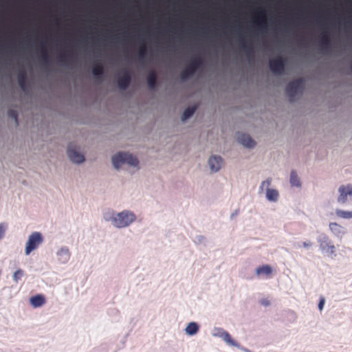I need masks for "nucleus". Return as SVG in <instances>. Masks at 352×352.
I'll return each mask as SVG.
<instances>
[{"label":"nucleus","mask_w":352,"mask_h":352,"mask_svg":"<svg viewBox=\"0 0 352 352\" xmlns=\"http://www.w3.org/2000/svg\"><path fill=\"white\" fill-rule=\"evenodd\" d=\"M112 163L113 166L118 169L125 163L132 166H138L139 162L136 157L129 153H119L112 157Z\"/></svg>","instance_id":"1"},{"label":"nucleus","mask_w":352,"mask_h":352,"mask_svg":"<svg viewBox=\"0 0 352 352\" xmlns=\"http://www.w3.org/2000/svg\"><path fill=\"white\" fill-rule=\"evenodd\" d=\"M135 220V215L129 211L121 212L113 217V222L117 228L128 226Z\"/></svg>","instance_id":"2"},{"label":"nucleus","mask_w":352,"mask_h":352,"mask_svg":"<svg viewBox=\"0 0 352 352\" xmlns=\"http://www.w3.org/2000/svg\"><path fill=\"white\" fill-rule=\"evenodd\" d=\"M304 84L302 78L296 79L287 84L285 91L291 102H293L296 96L302 91Z\"/></svg>","instance_id":"3"},{"label":"nucleus","mask_w":352,"mask_h":352,"mask_svg":"<svg viewBox=\"0 0 352 352\" xmlns=\"http://www.w3.org/2000/svg\"><path fill=\"white\" fill-rule=\"evenodd\" d=\"M202 63L203 61L200 58L194 59L190 63V64L181 73V79L182 80H186L188 79L192 75L195 74L197 69L201 67Z\"/></svg>","instance_id":"4"},{"label":"nucleus","mask_w":352,"mask_h":352,"mask_svg":"<svg viewBox=\"0 0 352 352\" xmlns=\"http://www.w3.org/2000/svg\"><path fill=\"white\" fill-rule=\"evenodd\" d=\"M43 242V236L41 233L34 232L28 239L25 247V254L27 255L35 250Z\"/></svg>","instance_id":"5"},{"label":"nucleus","mask_w":352,"mask_h":352,"mask_svg":"<svg viewBox=\"0 0 352 352\" xmlns=\"http://www.w3.org/2000/svg\"><path fill=\"white\" fill-rule=\"evenodd\" d=\"M215 338H221L228 345H236V341L233 340L230 334L221 327H214L211 333Z\"/></svg>","instance_id":"6"},{"label":"nucleus","mask_w":352,"mask_h":352,"mask_svg":"<svg viewBox=\"0 0 352 352\" xmlns=\"http://www.w3.org/2000/svg\"><path fill=\"white\" fill-rule=\"evenodd\" d=\"M285 59L282 56H278L274 59H271L269 65L271 71L274 74L280 75L285 72Z\"/></svg>","instance_id":"7"},{"label":"nucleus","mask_w":352,"mask_h":352,"mask_svg":"<svg viewBox=\"0 0 352 352\" xmlns=\"http://www.w3.org/2000/svg\"><path fill=\"white\" fill-rule=\"evenodd\" d=\"M340 195L338 197V201L340 204H344L346 201L348 197L352 199V186H342L339 188Z\"/></svg>","instance_id":"8"},{"label":"nucleus","mask_w":352,"mask_h":352,"mask_svg":"<svg viewBox=\"0 0 352 352\" xmlns=\"http://www.w3.org/2000/svg\"><path fill=\"white\" fill-rule=\"evenodd\" d=\"M67 155L71 161L75 163H81L84 162L85 157L79 153L73 148L72 144H69L67 148Z\"/></svg>","instance_id":"9"},{"label":"nucleus","mask_w":352,"mask_h":352,"mask_svg":"<svg viewBox=\"0 0 352 352\" xmlns=\"http://www.w3.org/2000/svg\"><path fill=\"white\" fill-rule=\"evenodd\" d=\"M29 301L33 308H40L46 303V298L43 294H38L31 296Z\"/></svg>","instance_id":"10"},{"label":"nucleus","mask_w":352,"mask_h":352,"mask_svg":"<svg viewBox=\"0 0 352 352\" xmlns=\"http://www.w3.org/2000/svg\"><path fill=\"white\" fill-rule=\"evenodd\" d=\"M237 140L240 144L248 148H253L256 144L255 141L245 133H238Z\"/></svg>","instance_id":"11"},{"label":"nucleus","mask_w":352,"mask_h":352,"mask_svg":"<svg viewBox=\"0 0 352 352\" xmlns=\"http://www.w3.org/2000/svg\"><path fill=\"white\" fill-rule=\"evenodd\" d=\"M272 272V268L269 265H263L256 269V274L261 278H270Z\"/></svg>","instance_id":"12"},{"label":"nucleus","mask_w":352,"mask_h":352,"mask_svg":"<svg viewBox=\"0 0 352 352\" xmlns=\"http://www.w3.org/2000/svg\"><path fill=\"white\" fill-rule=\"evenodd\" d=\"M131 80V74L128 71H126L122 77L118 79V86L120 89L124 90L129 86Z\"/></svg>","instance_id":"13"},{"label":"nucleus","mask_w":352,"mask_h":352,"mask_svg":"<svg viewBox=\"0 0 352 352\" xmlns=\"http://www.w3.org/2000/svg\"><path fill=\"white\" fill-rule=\"evenodd\" d=\"M208 163H209L210 169L212 171L216 172V171H218L221 168V167L223 164V160L221 157L214 155V156H212L209 159Z\"/></svg>","instance_id":"14"},{"label":"nucleus","mask_w":352,"mask_h":352,"mask_svg":"<svg viewBox=\"0 0 352 352\" xmlns=\"http://www.w3.org/2000/svg\"><path fill=\"white\" fill-rule=\"evenodd\" d=\"M199 324L196 322H190L187 324L185 329V333L189 336H193L199 332Z\"/></svg>","instance_id":"15"},{"label":"nucleus","mask_w":352,"mask_h":352,"mask_svg":"<svg viewBox=\"0 0 352 352\" xmlns=\"http://www.w3.org/2000/svg\"><path fill=\"white\" fill-rule=\"evenodd\" d=\"M240 46L241 47L243 51L245 52V55L249 59H252L254 58V50L252 45L245 43V41L241 38L240 39Z\"/></svg>","instance_id":"16"},{"label":"nucleus","mask_w":352,"mask_h":352,"mask_svg":"<svg viewBox=\"0 0 352 352\" xmlns=\"http://www.w3.org/2000/svg\"><path fill=\"white\" fill-rule=\"evenodd\" d=\"M157 78L156 72L154 70L151 71L146 78L148 86L151 89H154L155 88Z\"/></svg>","instance_id":"17"},{"label":"nucleus","mask_w":352,"mask_h":352,"mask_svg":"<svg viewBox=\"0 0 352 352\" xmlns=\"http://www.w3.org/2000/svg\"><path fill=\"white\" fill-rule=\"evenodd\" d=\"M40 54L42 64L45 67H47L50 65L49 54L45 45L43 43L41 45Z\"/></svg>","instance_id":"18"},{"label":"nucleus","mask_w":352,"mask_h":352,"mask_svg":"<svg viewBox=\"0 0 352 352\" xmlns=\"http://www.w3.org/2000/svg\"><path fill=\"white\" fill-rule=\"evenodd\" d=\"M17 79H18V83H19L21 89L23 91H25L28 83H27L26 73L24 70H22L19 72V74H18Z\"/></svg>","instance_id":"19"},{"label":"nucleus","mask_w":352,"mask_h":352,"mask_svg":"<svg viewBox=\"0 0 352 352\" xmlns=\"http://www.w3.org/2000/svg\"><path fill=\"white\" fill-rule=\"evenodd\" d=\"M92 74L97 79H100L104 74V67L102 64L95 65L91 69Z\"/></svg>","instance_id":"20"},{"label":"nucleus","mask_w":352,"mask_h":352,"mask_svg":"<svg viewBox=\"0 0 352 352\" xmlns=\"http://www.w3.org/2000/svg\"><path fill=\"white\" fill-rule=\"evenodd\" d=\"M256 23L262 26L267 23L265 12L263 9H259L256 12Z\"/></svg>","instance_id":"21"},{"label":"nucleus","mask_w":352,"mask_h":352,"mask_svg":"<svg viewBox=\"0 0 352 352\" xmlns=\"http://www.w3.org/2000/svg\"><path fill=\"white\" fill-rule=\"evenodd\" d=\"M279 194L278 192L275 189L267 188L266 192V197L269 201H276L278 200Z\"/></svg>","instance_id":"22"},{"label":"nucleus","mask_w":352,"mask_h":352,"mask_svg":"<svg viewBox=\"0 0 352 352\" xmlns=\"http://www.w3.org/2000/svg\"><path fill=\"white\" fill-rule=\"evenodd\" d=\"M197 109L196 107H190L186 109L183 113V115L182 116V120L183 121L188 119L190 117H191L194 113L195 112Z\"/></svg>","instance_id":"23"},{"label":"nucleus","mask_w":352,"mask_h":352,"mask_svg":"<svg viewBox=\"0 0 352 352\" xmlns=\"http://www.w3.org/2000/svg\"><path fill=\"white\" fill-rule=\"evenodd\" d=\"M290 183H291L292 186H296V187L300 186V179L297 175V173L294 170H292L291 172Z\"/></svg>","instance_id":"24"},{"label":"nucleus","mask_w":352,"mask_h":352,"mask_svg":"<svg viewBox=\"0 0 352 352\" xmlns=\"http://www.w3.org/2000/svg\"><path fill=\"white\" fill-rule=\"evenodd\" d=\"M336 214L341 218L351 219L352 218V211H344L342 210H337Z\"/></svg>","instance_id":"25"},{"label":"nucleus","mask_w":352,"mask_h":352,"mask_svg":"<svg viewBox=\"0 0 352 352\" xmlns=\"http://www.w3.org/2000/svg\"><path fill=\"white\" fill-rule=\"evenodd\" d=\"M146 54V45L144 44H142L138 49L139 60H143L145 58Z\"/></svg>","instance_id":"26"},{"label":"nucleus","mask_w":352,"mask_h":352,"mask_svg":"<svg viewBox=\"0 0 352 352\" xmlns=\"http://www.w3.org/2000/svg\"><path fill=\"white\" fill-rule=\"evenodd\" d=\"M8 116L11 118H13L15 121V123L16 125L19 124V122H18V113L16 112V111L14 110V109H10L8 111Z\"/></svg>","instance_id":"27"},{"label":"nucleus","mask_w":352,"mask_h":352,"mask_svg":"<svg viewBox=\"0 0 352 352\" xmlns=\"http://www.w3.org/2000/svg\"><path fill=\"white\" fill-rule=\"evenodd\" d=\"M259 304L264 307H269L271 305V300L269 297H264L258 300Z\"/></svg>","instance_id":"28"},{"label":"nucleus","mask_w":352,"mask_h":352,"mask_svg":"<svg viewBox=\"0 0 352 352\" xmlns=\"http://www.w3.org/2000/svg\"><path fill=\"white\" fill-rule=\"evenodd\" d=\"M23 275H24L23 271L21 270H18L14 272V274L13 275V278L15 281L17 282L19 280L21 279V278L23 276Z\"/></svg>","instance_id":"29"},{"label":"nucleus","mask_w":352,"mask_h":352,"mask_svg":"<svg viewBox=\"0 0 352 352\" xmlns=\"http://www.w3.org/2000/svg\"><path fill=\"white\" fill-rule=\"evenodd\" d=\"M231 346H234L239 349H240L241 351H243V352H252L251 351L250 349L241 346L239 343H238L236 342V345H231Z\"/></svg>","instance_id":"30"},{"label":"nucleus","mask_w":352,"mask_h":352,"mask_svg":"<svg viewBox=\"0 0 352 352\" xmlns=\"http://www.w3.org/2000/svg\"><path fill=\"white\" fill-rule=\"evenodd\" d=\"M325 303V299L324 297H320V301L318 302V309L322 311L323 309L324 305Z\"/></svg>","instance_id":"31"},{"label":"nucleus","mask_w":352,"mask_h":352,"mask_svg":"<svg viewBox=\"0 0 352 352\" xmlns=\"http://www.w3.org/2000/svg\"><path fill=\"white\" fill-rule=\"evenodd\" d=\"M270 184H271V179H268L266 181H264V182H262L261 186V188L263 189L265 186L268 187L270 185Z\"/></svg>","instance_id":"32"},{"label":"nucleus","mask_w":352,"mask_h":352,"mask_svg":"<svg viewBox=\"0 0 352 352\" xmlns=\"http://www.w3.org/2000/svg\"><path fill=\"white\" fill-rule=\"evenodd\" d=\"M6 228L3 223H0V239H1L5 234Z\"/></svg>","instance_id":"33"},{"label":"nucleus","mask_w":352,"mask_h":352,"mask_svg":"<svg viewBox=\"0 0 352 352\" xmlns=\"http://www.w3.org/2000/svg\"><path fill=\"white\" fill-rule=\"evenodd\" d=\"M59 61L63 63H65L67 62V60L65 58V56L64 54H60L58 56Z\"/></svg>","instance_id":"34"},{"label":"nucleus","mask_w":352,"mask_h":352,"mask_svg":"<svg viewBox=\"0 0 352 352\" xmlns=\"http://www.w3.org/2000/svg\"><path fill=\"white\" fill-rule=\"evenodd\" d=\"M302 245H303V246H304L305 248H307V247L311 246V243L309 241H308V242H304V243H302Z\"/></svg>","instance_id":"35"},{"label":"nucleus","mask_w":352,"mask_h":352,"mask_svg":"<svg viewBox=\"0 0 352 352\" xmlns=\"http://www.w3.org/2000/svg\"><path fill=\"white\" fill-rule=\"evenodd\" d=\"M113 312H115L116 314H117V313L118 312V311L117 309H113Z\"/></svg>","instance_id":"36"},{"label":"nucleus","mask_w":352,"mask_h":352,"mask_svg":"<svg viewBox=\"0 0 352 352\" xmlns=\"http://www.w3.org/2000/svg\"><path fill=\"white\" fill-rule=\"evenodd\" d=\"M351 71H352V65L351 66Z\"/></svg>","instance_id":"37"},{"label":"nucleus","mask_w":352,"mask_h":352,"mask_svg":"<svg viewBox=\"0 0 352 352\" xmlns=\"http://www.w3.org/2000/svg\"><path fill=\"white\" fill-rule=\"evenodd\" d=\"M331 2L332 3V2H333V0H331Z\"/></svg>","instance_id":"38"}]
</instances>
